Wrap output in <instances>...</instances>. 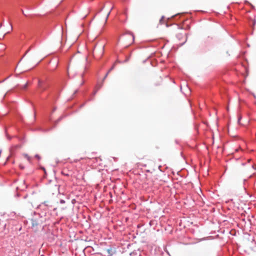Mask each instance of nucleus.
Segmentation results:
<instances>
[{
	"label": "nucleus",
	"instance_id": "obj_1",
	"mask_svg": "<svg viewBox=\"0 0 256 256\" xmlns=\"http://www.w3.org/2000/svg\"><path fill=\"white\" fill-rule=\"evenodd\" d=\"M86 70V66H84L82 68V72H80L74 77L76 84L78 86H82L84 82V74Z\"/></svg>",
	"mask_w": 256,
	"mask_h": 256
},
{
	"label": "nucleus",
	"instance_id": "obj_2",
	"mask_svg": "<svg viewBox=\"0 0 256 256\" xmlns=\"http://www.w3.org/2000/svg\"><path fill=\"white\" fill-rule=\"evenodd\" d=\"M48 87V86L46 82L40 80H38V89L40 93H42L43 92L46 90Z\"/></svg>",
	"mask_w": 256,
	"mask_h": 256
},
{
	"label": "nucleus",
	"instance_id": "obj_3",
	"mask_svg": "<svg viewBox=\"0 0 256 256\" xmlns=\"http://www.w3.org/2000/svg\"><path fill=\"white\" fill-rule=\"evenodd\" d=\"M6 89L2 85H0V101L2 100L6 95Z\"/></svg>",
	"mask_w": 256,
	"mask_h": 256
},
{
	"label": "nucleus",
	"instance_id": "obj_4",
	"mask_svg": "<svg viewBox=\"0 0 256 256\" xmlns=\"http://www.w3.org/2000/svg\"><path fill=\"white\" fill-rule=\"evenodd\" d=\"M146 178L148 180V184L150 183L152 184L154 182L155 180L156 179V176L152 174L147 175Z\"/></svg>",
	"mask_w": 256,
	"mask_h": 256
},
{
	"label": "nucleus",
	"instance_id": "obj_5",
	"mask_svg": "<svg viewBox=\"0 0 256 256\" xmlns=\"http://www.w3.org/2000/svg\"><path fill=\"white\" fill-rule=\"evenodd\" d=\"M114 68V66H113L112 68L108 71V72L106 73V75L105 76L104 78V80L106 76H108V73L110 72V71H111Z\"/></svg>",
	"mask_w": 256,
	"mask_h": 256
},
{
	"label": "nucleus",
	"instance_id": "obj_6",
	"mask_svg": "<svg viewBox=\"0 0 256 256\" xmlns=\"http://www.w3.org/2000/svg\"><path fill=\"white\" fill-rule=\"evenodd\" d=\"M24 157H25L26 158H27V160H28L29 162H30V158L28 156V154H24Z\"/></svg>",
	"mask_w": 256,
	"mask_h": 256
},
{
	"label": "nucleus",
	"instance_id": "obj_7",
	"mask_svg": "<svg viewBox=\"0 0 256 256\" xmlns=\"http://www.w3.org/2000/svg\"><path fill=\"white\" fill-rule=\"evenodd\" d=\"M104 47H102V48L101 49V54L100 55V57H101L102 56V55L104 54Z\"/></svg>",
	"mask_w": 256,
	"mask_h": 256
},
{
	"label": "nucleus",
	"instance_id": "obj_8",
	"mask_svg": "<svg viewBox=\"0 0 256 256\" xmlns=\"http://www.w3.org/2000/svg\"><path fill=\"white\" fill-rule=\"evenodd\" d=\"M110 12L108 13V14H107V15H106V22L107 20L108 19V16H109V15H110Z\"/></svg>",
	"mask_w": 256,
	"mask_h": 256
},
{
	"label": "nucleus",
	"instance_id": "obj_9",
	"mask_svg": "<svg viewBox=\"0 0 256 256\" xmlns=\"http://www.w3.org/2000/svg\"><path fill=\"white\" fill-rule=\"evenodd\" d=\"M252 168H253V169H254V170H256V166H255V165H252Z\"/></svg>",
	"mask_w": 256,
	"mask_h": 256
},
{
	"label": "nucleus",
	"instance_id": "obj_10",
	"mask_svg": "<svg viewBox=\"0 0 256 256\" xmlns=\"http://www.w3.org/2000/svg\"><path fill=\"white\" fill-rule=\"evenodd\" d=\"M38 159H40V156L38 154H36L35 156Z\"/></svg>",
	"mask_w": 256,
	"mask_h": 256
},
{
	"label": "nucleus",
	"instance_id": "obj_11",
	"mask_svg": "<svg viewBox=\"0 0 256 256\" xmlns=\"http://www.w3.org/2000/svg\"><path fill=\"white\" fill-rule=\"evenodd\" d=\"M60 202V203H62V204H64V200H61Z\"/></svg>",
	"mask_w": 256,
	"mask_h": 256
},
{
	"label": "nucleus",
	"instance_id": "obj_12",
	"mask_svg": "<svg viewBox=\"0 0 256 256\" xmlns=\"http://www.w3.org/2000/svg\"><path fill=\"white\" fill-rule=\"evenodd\" d=\"M84 60H86V61L87 60V57L86 56L84 58Z\"/></svg>",
	"mask_w": 256,
	"mask_h": 256
},
{
	"label": "nucleus",
	"instance_id": "obj_13",
	"mask_svg": "<svg viewBox=\"0 0 256 256\" xmlns=\"http://www.w3.org/2000/svg\"><path fill=\"white\" fill-rule=\"evenodd\" d=\"M26 86H27V84H26L24 85V88H26Z\"/></svg>",
	"mask_w": 256,
	"mask_h": 256
},
{
	"label": "nucleus",
	"instance_id": "obj_14",
	"mask_svg": "<svg viewBox=\"0 0 256 256\" xmlns=\"http://www.w3.org/2000/svg\"><path fill=\"white\" fill-rule=\"evenodd\" d=\"M30 50V49H29V50H27V51H26V53L25 54L24 56L26 54L27 52H28V50Z\"/></svg>",
	"mask_w": 256,
	"mask_h": 256
},
{
	"label": "nucleus",
	"instance_id": "obj_15",
	"mask_svg": "<svg viewBox=\"0 0 256 256\" xmlns=\"http://www.w3.org/2000/svg\"><path fill=\"white\" fill-rule=\"evenodd\" d=\"M22 14H24V12L23 11V10H22Z\"/></svg>",
	"mask_w": 256,
	"mask_h": 256
},
{
	"label": "nucleus",
	"instance_id": "obj_16",
	"mask_svg": "<svg viewBox=\"0 0 256 256\" xmlns=\"http://www.w3.org/2000/svg\"><path fill=\"white\" fill-rule=\"evenodd\" d=\"M10 28H11V30H12V26L10 25Z\"/></svg>",
	"mask_w": 256,
	"mask_h": 256
},
{
	"label": "nucleus",
	"instance_id": "obj_17",
	"mask_svg": "<svg viewBox=\"0 0 256 256\" xmlns=\"http://www.w3.org/2000/svg\"><path fill=\"white\" fill-rule=\"evenodd\" d=\"M76 68H78V65H77V66H76Z\"/></svg>",
	"mask_w": 256,
	"mask_h": 256
},
{
	"label": "nucleus",
	"instance_id": "obj_18",
	"mask_svg": "<svg viewBox=\"0 0 256 256\" xmlns=\"http://www.w3.org/2000/svg\"><path fill=\"white\" fill-rule=\"evenodd\" d=\"M93 55H94V52H93Z\"/></svg>",
	"mask_w": 256,
	"mask_h": 256
},
{
	"label": "nucleus",
	"instance_id": "obj_19",
	"mask_svg": "<svg viewBox=\"0 0 256 256\" xmlns=\"http://www.w3.org/2000/svg\"><path fill=\"white\" fill-rule=\"evenodd\" d=\"M42 169H43V170H44L45 172V168H42Z\"/></svg>",
	"mask_w": 256,
	"mask_h": 256
},
{
	"label": "nucleus",
	"instance_id": "obj_20",
	"mask_svg": "<svg viewBox=\"0 0 256 256\" xmlns=\"http://www.w3.org/2000/svg\"><path fill=\"white\" fill-rule=\"evenodd\" d=\"M34 223L33 222V223H32V226H34Z\"/></svg>",
	"mask_w": 256,
	"mask_h": 256
}]
</instances>
